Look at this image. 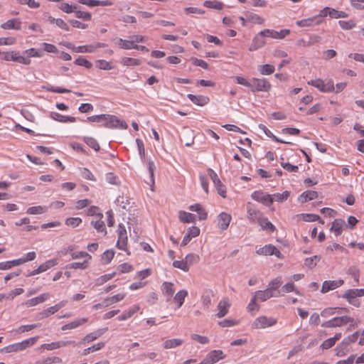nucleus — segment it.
<instances>
[{
	"instance_id": "f257e3e1",
	"label": "nucleus",
	"mask_w": 364,
	"mask_h": 364,
	"mask_svg": "<svg viewBox=\"0 0 364 364\" xmlns=\"http://www.w3.org/2000/svg\"><path fill=\"white\" fill-rule=\"evenodd\" d=\"M250 90L253 92H268L272 85L265 78H252L250 83Z\"/></svg>"
},
{
	"instance_id": "f03ea898",
	"label": "nucleus",
	"mask_w": 364,
	"mask_h": 364,
	"mask_svg": "<svg viewBox=\"0 0 364 364\" xmlns=\"http://www.w3.org/2000/svg\"><path fill=\"white\" fill-rule=\"evenodd\" d=\"M102 122L103 126L106 128H121L125 129L128 127L124 121L120 120L114 115L105 114Z\"/></svg>"
},
{
	"instance_id": "7ed1b4c3",
	"label": "nucleus",
	"mask_w": 364,
	"mask_h": 364,
	"mask_svg": "<svg viewBox=\"0 0 364 364\" xmlns=\"http://www.w3.org/2000/svg\"><path fill=\"white\" fill-rule=\"evenodd\" d=\"M277 323V319L273 317L261 316L257 317L252 323V329H260L271 327Z\"/></svg>"
},
{
	"instance_id": "20e7f679",
	"label": "nucleus",
	"mask_w": 364,
	"mask_h": 364,
	"mask_svg": "<svg viewBox=\"0 0 364 364\" xmlns=\"http://www.w3.org/2000/svg\"><path fill=\"white\" fill-rule=\"evenodd\" d=\"M354 319L348 316L335 317L328 321L323 322L321 326L323 328H334L342 326L349 322H353Z\"/></svg>"
},
{
	"instance_id": "39448f33",
	"label": "nucleus",
	"mask_w": 364,
	"mask_h": 364,
	"mask_svg": "<svg viewBox=\"0 0 364 364\" xmlns=\"http://www.w3.org/2000/svg\"><path fill=\"white\" fill-rule=\"evenodd\" d=\"M308 84L323 92H333L335 90L333 82L331 80L325 83L321 79H316L309 81Z\"/></svg>"
},
{
	"instance_id": "423d86ee",
	"label": "nucleus",
	"mask_w": 364,
	"mask_h": 364,
	"mask_svg": "<svg viewBox=\"0 0 364 364\" xmlns=\"http://www.w3.org/2000/svg\"><path fill=\"white\" fill-rule=\"evenodd\" d=\"M253 200L262 203L266 206H270L274 202V198L271 195L264 193L262 191H256L251 195Z\"/></svg>"
},
{
	"instance_id": "0eeeda50",
	"label": "nucleus",
	"mask_w": 364,
	"mask_h": 364,
	"mask_svg": "<svg viewBox=\"0 0 364 364\" xmlns=\"http://www.w3.org/2000/svg\"><path fill=\"white\" fill-rule=\"evenodd\" d=\"M256 253L259 255H275L278 258L282 257L280 251L273 245H267L256 250Z\"/></svg>"
},
{
	"instance_id": "6e6552de",
	"label": "nucleus",
	"mask_w": 364,
	"mask_h": 364,
	"mask_svg": "<svg viewBox=\"0 0 364 364\" xmlns=\"http://www.w3.org/2000/svg\"><path fill=\"white\" fill-rule=\"evenodd\" d=\"M208 171L210 178L216 187L218 194L220 195L223 198H225L226 192L225 190V186L223 185L217 173L211 168H208Z\"/></svg>"
},
{
	"instance_id": "1a4fd4ad",
	"label": "nucleus",
	"mask_w": 364,
	"mask_h": 364,
	"mask_svg": "<svg viewBox=\"0 0 364 364\" xmlns=\"http://www.w3.org/2000/svg\"><path fill=\"white\" fill-rule=\"evenodd\" d=\"M267 36L264 30L260 31L253 39L252 43L250 47V51L256 50L262 48L265 44L264 37Z\"/></svg>"
},
{
	"instance_id": "9d476101",
	"label": "nucleus",
	"mask_w": 364,
	"mask_h": 364,
	"mask_svg": "<svg viewBox=\"0 0 364 364\" xmlns=\"http://www.w3.org/2000/svg\"><path fill=\"white\" fill-rule=\"evenodd\" d=\"M217 307L218 312L215 314V316L217 318H223L225 316L228 314L229 309L230 307V303L229 302L228 299H221Z\"/></svg>"
},
{
	"instance_id": "9b49d317",
	"label": "nucleus",
	"mask_w": 364,
	"mask_h": 364,
	"mask_svg": "<svg viewBox=\"0 0 364 364\" xmlns=\"http://www.w3.org/2000/svg\"><path fill=\"white\" fill-rule=\"evenodd\" d=\"M58 264L57 259H52L46 261V262L41 264L36 269L33 270L31 273L28 274L26 276L30 277L32 275H35L43 272H46V270L49 269L50 268L55 266Z\"/></svg>"
},
{
	"instance_id": "f8f14e48",
	"label": "nucleus",
	"mask_w": 364,
	"mask_h": 364,
	"mask_svg": "<svg viewBox=\"0 0 364 364\" xmlns=\"http://www.w3.org/2000/svg\"><path fill=\"white\" fill-rule=\"evenodd\" d=\"M247 213L248 220L252 223L258 222L262 217V213L255 209L250 203L247 205Z\"/></svg>"
},
{
	"instance_id": "ddd939ff",
	"label": "nucleus",
	"mask_w": 364,
	"mask_h": 364,
	"mask_svg": "<svg viewBox=\"0 0 364 364\" xmlns=\"http://www.w3.org/2000/svg\"><path fill=\"white\" fill-rule=\"evenodd\" d=\"M344 283L343 279L333 280V281H325L323 283L321 287V292L326 293L330 290H333L341 286H342Z\"/></svg>"
},
{
	"instance_id": "4468645a",
	"label": "nucleus",
	"mask_w": 364,
	"mask_h": 364,
	"mask_svg": "<svg viewBox=\"0 0 364 364\" xmlns=\"http://www.w3.org/2000/svg\"><path fill=\"white\" fill-rule=\"evenodd\" d=\"M225 355L220 350H211L205 357L208 364H214L225 358Z\"/></svg>"
},
{
	"instance_id": "2eb2a0df",
	"label": "nucleus",
	"mask_w": 364,
	"mask_h": 364,
	"mask_svg": "<svg viewBox=\"0 0 364 364\" xmlns=\"http://www.w3.org/2000/svg\"><path fill=\"white\" fill-rule=\"evenodd\" d=\"M231 220L232 217L230 214L225 212L220 213L218 216V227L222 230H227L230 223L231 222Z\"/></svg>"
},
{
	"instance_id": "dca6fc26",
	"label": "nucleus",
	"mask_w": 364,
	"mask_h": 364,
	"mask_svg": "<svg viewBox=\"0 0 364 364\" xmlns=\"http://www.w3.org/2000/svg\"><path fill=\"white\" fill-rule=\"evenodd\" d=\"M267 36L271 37L274 39H283L290 33V30L282 29L280 31H277L271 29H264Z\"/></svg>"
},
{
	"instance_id": "f3484780",
	"label": "nucleus",
	"mask_w": 364,
	"mask_h": 364,
	"mask_svg": "<svg viewBox=\"0 0 364 364\" xmlns=\"http://www.w3.org/2000/svg\"><path fill=\"white\" fill-rule=\"evenodd\" d=\"M50 295L49 293H43L36 297L27 300L24 304L28 307L36 306L37 304H41L48 299Z\"/></svg>"
},
{
	"instance_id": "a211bd4d",
	"label": "nucleus",
	"mask_w": 364,
	"mask_h": 364,
	"mask_svg": "<svg viewBox=\"0 0 364 364\" xmlns=\"http://www.w3.org/2000/svg\"><path fill=\"white\" fill-rule=\"evenodd\" d=\"M187 97L195 105H198V106H204L205 105H207L209 101H210V99L207 96H204V95H193V94H188L187 95Z\"/></svg>"
},
{
	"instance_id": "6ab92c4d",
	"label": "nucleus",
	"mask_w": 364,
	"mask_h": 364,
	"mask_svg": "<svg viewBox=\"0 0 364 364\" xmlns=\"http://www.w3.org/2000/svg\"><path fill=\"white\" fill-rule=\"evenodd\" d=\"M3 29L20 30L21 28V21L18 18H12L1 25Z\"/></svg>"
},
{
	"instance_id": "aec40b11",
	"label": "nucleus",
	"mask_w": 364,
	"mask_h": 364,
	"mask_svg": "<svg viewBox=\"0 0 364 364\" xmlns=\"http://www.w3.org/2000/svg\"><path fill=\"white\" fill-rule=\"evenodd\" d=\"M162 291L167 297L166 301H169L175 292L173 284L172 282H164L162 284Z\"/></svg>"
},
{
	"instance_id": "412c9836",
	"label": "nucleus",
	"mask_w": 364,
	"mask_h": 364,
	"mask_svg": "<svg viewBox=\"0 0 364 364\" xmlns=\"http://www.w3.org/2000/svg\"><path fill=\"white\" fill-rule=\"evenodd\" d=\"M78 2L82 4H85V5H87L88 6H90V7L98 6H111V5H112V2L111 1H109V0H106V1L78 0Z\"/></svg>"
},
{
	"instance_id": "4be33fe9",
	"label": "nucleus",
	"mask_w": 364,
	"mask_h": 364,
	"mask_svg": "<svg viewBox=\"0 0 364 364\" xmlns=\"http://www.w3.org/2000/svg\"><path fill=\"white\" fill-rule=\"evenodd\" d=\"M64 46L67 48L70 49L75 53H92L93 52V49H90V46H80L76 47L71 43L66 42L65 43H64Z\"/></svg>"
},
{
	"instance_id": "5701e85b",
	"label": "nucleus",
	"mask_w": 364,
	"mask_h": 364,
	"mask_svg": "<svg viewBox=\"0 0 364 364\" xmlns=\"http://www.w3.org/2000/svg\"><path fill=\"white\" fill-rule=\"evenodd\" d=\"M189 210L191 211L196 212L198 214L199 220H205L207 219L208 213L200 204L196 203L194 205H191V206H189Z\"/></svg>"
},
{
	"instance_id": "b1692460",
	"label": "nucleus",
	"mask_w": 364,
	"mask_h": 364,
	"mask_svg": "<svg viewBox=\"0 0 364 364\" xmlns=\"http://www.w3.org/2000/svg\"><path fill=\"white\" fill-rule=\"evenodd\" d=\"M206 294L203 295L201 297L202 304L205 309H208L211 306V298L215 296L213 290L207 289L205 290Z\"/></svg>"
},
{
	"instance_id": "393cba45",
	"label": "nucleus",
	"mask_w": 364,
	"mask_h": 364,
	"mask_svg": "<svg viewBox=\"0 0 364 364\" xmlns=\"http://www.w3.org/2000/svg\"><path fill=\"white\" fill-rule=\"evenodd\" d=\"M107 331V328L98 329L92 333H90V334H87L86 336H85L82 341L87 342V343L96 340L97 338H100Z\"/></svg>"
},
{
	"instance_id": "a878e982",
	"label": "nucleus",
	"mask_w": 364,
	"mask_h": 364,
	"mask_svg": "<svg viewBox=\"0 0 364 364\" xmlns=\"http://www.w3.org/2000/svg\"><path fill=\"white\" fill-rule=\"evenodd\" d=\"M345 225V221L343 219H336L332 223L331 230L334 232L336 235H340L343 232V227Z\"/></svg>"
},
{
	"instance_id": "bb28decb",
	"label": "nucleus",
	"mask_w": 364,
	"mask_h": 364,
	"mask_svg": "<svg viewBox=\"0 0 364 364\" xmlns=\"http://www.w3.org/2000/svg\"><path fill=\"white\" fill-rule=\"evenodd\" d=\"M257 223L264 230H269L272 232L276 230L275 226L269 221L267 218L262 216Z\"/></svg>"
},
{
	"instance_id": "cd10ccee",
	"label": "nucleus",
	"mask_w": 364,
	"mask_h": 364,
	"mask_svg": "<svg viewBox=\"0 0 364 364\" xmlns=\"http://www.w3.org/2000/svg\"><path fill=\"white\" fill-rule=\"evenodd\" d=\"M255 295L256 296L258 301H265L267 299L274 296L273 293L267 288L264 291H255Z\"/></svg>"
},
{
	"instance_id": "c85d7f7f",
	"label": "nucleus",
	"mask_w": 364,
	"mask_h": 364,
	"mask_svg": "<svg viewBox=\"0 0 364 364\" xmlns=\"http://www.w3.org/2000/svg\"><path fill=\"white\" fill-rule=\"evenodd\" d=\"M245 16H246L247 21L252 22L254 23L262 24L264 22V19L262 17L250 11H246L245 13Z\"/></svg>"
},
{
	"instance_id": "c756f323",
	"label": "nucleus",
	"mask_w": 364,
	"mask_h": 364,
	"mask_svg": "<svg viewBox=\"0 0 364 364\" xmlns=\"http://www.w3.org/2000/svg\"><path fill=\"white\" fill-rule=\"evenodd\" d=\"M183 341L181 338L168 339L164 341L163 347L164 349L174 348L183 344Z\"/></svg>"
},
{
	"instance_id": "7c9ffc66",
	"label": "nucleus",
	"mask_w": 364,
	"mask_h": 364,
	"mask_svg": "<svg viewBox=\"0 0 364 364\" xmlns=\"http://www.w3.org/2000/svg\"><path fill=\"white\" fill-rule=\"evenodd\" d=\"M87 318H86L77 319V320H75L70 323H68L63 326L61 329L63 331L73 329V328H75L82 325L83 323L87 322Z\"/></svg>"
},
{
	"instance_id": "2f4dec72",
	"label": "nucleus",
	"mask_w": 364,
	"mask_h": 364,
	"mask_svg": "<svg viewBox=\"0 0 364 364\" xmlns=\"http://www.w3.org/2000/svg\"><path fill=\"white\" fill-rule=\"evenodd\" d=\"M98 217L100 218L99 220L96 221H92L91 225L98 231L101 232H104V235H105L107 234L105 225L104 221L102 220V218H103L102 214H98Z\"/></svg>"
},
{
	"instance_id": "473e14b6",
	"label": "nucleus",
	"mask_w": 364,
	"mask_h": 364,
	"mask_svg": "<svg viewBox=\"0 0 364 364\" xmlns=\"http://www.w3.org/2000/svg\"><path fill=\"white\" fill-rule=\"evenodd\" d=\"M188 296V291L185 289L178 291L173 297V300L177 303L178 308H180L184 303L185 298Z\"/></svg>"
},
{
	"instance_id": "72a5a7b5",
	"label": "nucleus",
	"mask_w": 364,
	"mask_h": 364,
	"mask_svg": "<svg viewBox=\"0 0 364 364\" xmlns=\"http://www.w3.org/2000/svg\"><path fill=\"white\" fill-rule=\"evenodd\" d=\"M179 219L181 222L186 223H194L196 221V216L195 215L190 213L180 211Z\"/></svg>"
},
{
	"instance_id": "f704fd0d",
	"label": "nucleus",
	"mask_w": 364,
	"mask_h": 364,
	"mask_svg": "<svg viewBox=\"0 0 364 364\" xmlns=\"http://www.w3.org/2000/svg\"><path fill=\"white\" fill-rule=\"evenodd\" d=\"M21 350H23V342L6 346L0 350V353H11Z\"/></svg>"
},
{
	"instance_id": "c9c22d12",
	"label": "nucleus",
	"mask_w": 364,
	"mask_h": 364,
	"mask_svg": "<svg viewBox=\"0 0 364 364\" xmlns=\"http://www.w3.org/2000/svg\"><path fill=\"white\" fill-rule=\"evenodd\" d=\"M321 257L319 255H314L311 257H308L304 260V265L309 269H313L317 264V262L321 260Z\"/></svg>"
},
{
	"instance_id": "e433bc0d",
	"label": "nucleus",
	"mask_w": 364,
	"mask_h": 364,
	"mask_svg": "<svg viewBox=\"0 0 364 364\" xmlns=\"http://www.w3.org/2000/svg\"><path fill=\"white\" fill-rule=\"evenodd\" d=\"M140 307L139 305H136L129 309L128 311L123 313L121 316L118 317L119 321H124L132 317L136 312L139 310Z\"/></svg>"
},
{
	"instance_id": "4c0bfd02",
	"label": "nucleus",
	"mask_w": 364,
	"mask_h": 364,
	"mask_svg": "<svg viewBox=\"0 0 364 364\" xmlns=\"http://www.w3.org/2000/svg\"><path fill=\"white\" fill-rule=\"evenodd\" d=\"M121 63L124 66H138L141 64V60L136 58L124 57L122 58Z\"/></svg>"
},
{
	"instance_id": "58836bf2",
	"label": "nucleus",
	"mask_w": 364,
	"mask_h": 364,
	"mask_svg": "<svg viewBox=\"0 0 364 364\" xmlns=\"http://www.w3.org/2000/svg\"><path fill=\"white\" fill-rule=\"evenodd\" d=\"M48 210V208L46 206H33L27 210V213L30 215H39L46 213Z\"/></svg>"
},
{
	"instance_id": "ea45409f",
	"label": "nucleus",
	"mask_w": 364,
	"mask_h": 364,
	"mask_svg": "<svg viewBox=\"0 0 364 364\" xmlns=\"http://www.w3.org/2000/svg\"><path fill=\"white\" fill-rule=\"evenodd\" d=\"M125 296L124 294H117L113 296L107 297L104 300L105 306H109L110 304L117 303L122 300Z\"/></svg>"
},
{
	"instance_id": "a19ab883",
	"label": "nucleus",
	"mask_w": 364,
	"mask_h": 364,
	"mask_svg": "<svg viewBox=\"0 0 364 364\" xmlns=\"http://www.w3.org/2000/svg\"><path fill=\"white\" fill-rule=\"evenodd\" d=\"M274 66L270 64L259 65L258 70L262 75H271L274 72Z\"/></svg>"
},
{
	"instance_id": "79ce46f5",
	"label": "nucleus",
	"mask_w": 364,
	"mask_h": 364,
	"mask_svg": "<svg viewBox=\"0 0 364 364\" xmlns=\"http://www.w3.org/2000/svg\"><path fill=\"white\" fill-rule=\"evenodd\" d=\"M282 277H277L269 283L267 289L272 292V291L277 290L282 285Z\"/></svg>"
},
{
	"instance_id": "37998d69",
	"label": "nucleus",
	"mask_w": 364,
	"mask_h": 364,
	"mask_svg": "<svg viewBox=\"0 0 364 364\" xmlns=\"http://www.w3.org/2000/svg\"><path fill=\"white\" fill-rule=\"evenodd\" d=\"M185 260L187 262V265L190 268V266L193 264H196L200 260V257L194 253H190L185 257Z\"/></svg>"
},
{
	"instance_id": "c03bdc74",
	"label": "nucleus",
	"mask_w": 364,
	"mask_h": 364,
	"mask_svg": "<svg viewBox=\"0 0 364 364\" xmlns=\"http://www.w3.org/2000/svg\"><path fill=\"white\" fill-rule=\"evenodd\" d=\"M118 44L121 48L127 49V50L134 48V47L136 46V44L134 43L133 40L127 41V40H123L122 38L119 39Z\"/></svg>"
},
{
	"instance_id": "a18cd8bd",
	"label": "nucleus",
	"mask_w": 364,
	"mask_h": 364,
	"mask_svg": "<svg viewBox=\"0 0 364 364\" xmlns=\"http://www.w3.org/2000/svg\"><path fill=\"white\" fill-rule=\"evenodd\" d=\"M328 16L332 18H346L348 14L342 11H338L334 9H331L329 10Z\"/></svg>"
},
{
	"instance_id": "49530a36",
	"label": "nucleus",
	"mask_w": 364,
	"mask_h": 364,
	"mask_svg": "<svg viewBox=\"0 0 364 364\" xmlns=\"http://www.w3.org/2000/svg\"><path fill=\"white\" fill-rule=\"evenodd\" d=\"M105 345V343L104 342H100L96 344H94L93 346L85 349L84 352H83V355H86L90 353L91 352L99 350L102 349V348H104Z\"/></svg>"
},
{
	"instance_id": "de8ad7c7",
	"label": "nucleus",
	"mask_w": 364,
	"mask_h": 364,
	"mask_svg": "<svg viewBox=\"0 0 364 364\" xmlns=\"http://www.w3.org/2000/svg\"><path fill=\"white\" fill-rule=\"evenodd\" d=\"M75 64L79 66H84L87 69H90L92 67V63L82 56H79L75 60Z\"/></svg>"
},
{
	"instance_id": "09e8293b",
	"label": "nucleus",
	"mask_w": 364,
	"mask_h": 364,
	"mask_svg": "<svg viewBox=\"0 0 364 364\" xmlns=\"http://www.w3.org/2000/svg\"><path fill=\"white\" fill-rule=\"evenodd\" d=\"M114 256V252L112 250H107L102 255V261L105 264L109 263Z\"/></svg>"
},
{
	"instance_id": "8fccbe9b",
	"label": "nucleus",
	"mask_w": 364,
	"mask_h": 364,
	"mask_svg": "<svg viewBox=\"0 0 364 364\" xmlns=\"http://www.w3.org/2000/svg\"><path fill=\"white\" fill-rule=\"evenodd\" d=\"M84 141L89 146H90L91 148H92L95 151H99L100 149V146L99 144L97 143V141H96V139H95L92 137H89V136L85 137L84 138Z\"/></svg>"
},
{
	"instance_id": "3c124183",
	"label": "nucleus",
	"mask_w": 364,
	"mask_h": 364,
	"mask_svg": "<svg viewBox=\"0 0 364 364\" xmlns=\"http://www.w3.org/2000/svg\"><path fill=\"white\" fill-rule=\"evenodd\" d=\"M127 245V235H118V240L117 242V247L122 250H126Z\"/></svg>"
},
{
	"instance_id": "603ef678",
	"label": "nucleus",
	"mask_w": 364,
	"mask_h": 364,
	"mask_svg": "<svg viewBox=\"0 0 364 364\" xmlns=\"http://www.w3.org/2000/svg\"><path fill=\"white\" fill-rule=\"evenodd\" d=\"M78 7L79 6L77 4L70 5L68 3H63L60 6V9L67 14H70L74 12Z\"/></svg>"
},
{
	"instance_id": "864d4df0",
	"label": "nucleus",
	"mask_w": 364,
	"mask_h": 364,
	"mask_svg": "<svg viewBox=\"0 0 364 364\" xmlns=\"http://www.w3.org/2000/svg\"><path fill=\"white\" fill-rule=\"evenodd\" d=\"M80 176L85 179L93 181H95L96 180L95 178L94 177L93 174L92 173V172L86 168H80Z\"/></svg>"
},
{
	"instance_id": "5fc2aeb1",
	"label": "nucleus",
	"mask_w": 364,
	"mask_h": 364,
	"mask_svg": "<svg viewBox=\"0 0 364 364\" xmlns=\"http://www.w3.org/2000/svg\"><path fill=\"white\" fill-rule=\"evenodd\" d=\"M173 266L175 268L180 269L184 272L189 271V267L187 265V262H186V260H175L173 262Z\"/></svg>"
},
{
	"instance_id": "6e6d98bb",
	"label": "nucleus",
	"mask_w": 364,
	"mask_h": 364,
	"mask_svg": "<svg viewBox=\"0 0 364 364\" xmlns=\"http://www.w3.org/2000/svg\"><path fill=\"white\" fill-rule=\"evenodd\" d=\"M82 223L80 218H68L65 220V225L72 228H76Z\"/></svg>"
},
{
	"instance_id": "4d7b16f0",
	"label": "nucleus",
	"mask_w": 364,
	"mask_h": 364,
	"mask_svg": "<svg viewBox=\"0 0 364 364\" xmlns=\"http://www.w3.org/2000/svg\"><path fill=\"white\" fill-rule=\"evenodd\" d=\"M257 301H258V299H257L256 296L254 294L247 307V310L250 312H252L253 311H258L259 310V306L256 304Z\"/></svg>"
},
{
	"instance_id": "13d9d810",
	"label": "nucleus",
	"mask_w": 364,
	"mask_h": 364,
	"mask_svg": "<svg viewBox=\"0 0 364 364\" xmlns=\"http://www.w3.org/2000/svg\"><path fill=\"white\" fill-rule=\"evenodd\" d=\"M88 267V259H85L82 262H73L68 265L70 269H85Z\"/></svg>"
},
{
	"instance_id": "bf43d9fd",
	"label": "nucleus",
	"mask_w": 364,
	"mask_h": 364,
	"mask_svg": "<svg viewBox=\"0 0 364 364\" xmlns=\"http://www.w3.org/2000/svg\"><path fill=\"white\" fill-rule=\"evenodd\" d=\"M97 67L104 70H109L113 68L110 63L105 60H97L96 61Z\"/></svg>"
},
{
	"instance_id": "052dcab7",
	"label": "nucleus",
	"mask_w": 364,
	"mask_h": 364,
	"mask_svg": "<svg viewBox=\"0 0 364 364\" xmlns=\"http://www.w3.org/2000/svg\"><path fill=\"white\" fill-rule=\"evenodd\" d=\"M348 272L350 275H351V277L354 279V281L356 283L359 282L360 272H359L358 268H357L356 267H354V266L350 267L348 269Z\"/></svg>"
},
{
	"instance_id": "680f3d73",
	"label": "nucleus",
	"mask_w": 364,
	"mask_h": 364,
	"mask_svg": "<svg viewBox=\"0 0 364 364\" xmlns=\"http://www.w3.org/2000/svg\"><path fill=\"white\" fill-rule=\"evenodd\" d=\"M315 21L314 17L307 18V19H303L300 21H297L296 22V25L300 27H309V26H313L314 24L313 22Z\"/></svg>"
},
{
	"instance_id": "e2e57ef3",
	"label": "nucleus",
	"mask_w": 364,
	"mask_h": 364,
	"mask_svg": "<svg viewBox=\"0 0 364 364\" xmlns=\"http://www.w3.org/2000/svg\"><path fill=\"white\" fill-rule=\"evenodd\" d=\"M75 13V16L78 18H82L84 21H90L92 18V15L89 12L77 11V9L74 11Z\"/></svg>"
},
{
	"instance_id": "0e129e2a",
	"label": "nucleus",
	"mask_w": 364,
	"mask_h": 364,
	"mask_svg": "<svg viewBox=\"0 0 364 364\" xmlns=\"http://www.w3.org/2000/svg\"><path fill=\"white\" fill-rule=\"evenodd\" d=\"M338 23H339L340 26L343 29H345V30L352 29L353 28H354L355 26V23L352 20L347 21L340 20L338 21Z\"/></svg>"
},
{
	"instance_id": "69168bd1",
	"label": "nucleus",
	"mask_w": 364,
	"mask_h": 364,
	"mask_svg": "<svg viewBox=\"0 0 364 364\" xmlns=\"http://www.w3.org/2000/svg\"><path fill=\"white\" fill-rule=\"evenodd\" d=\"M204 6L208 8L220 10L223 9V5L221 2H218V1H205L204 2Z\"/></svg>"
},
{
	"instance_id": "338daca9",
	"label": "nucleus",
	"mask_w": 364,
	"mask_h": 364,
	"mask_svg": "<svg viewBox=\"0 0 364 364\" xmlns=\"http://www.w3.org/2000/svg\"><path fill=\"white\" fill-rule=\"evenodd\" d=\"M237 323L238 322L237 321L230 318L225 319L218 322V325L223 328L231 327L237 325Z\"/></svg>"
},
{
	"instance_id": "774afa93",
	"label": "nucleus",
	"mask_w": 364,
	"mask_h": 364,
	"mask_svg": "<svg viewBox=\"0 0 364 364\" xmlns=\"http://www.w3.org/2000/svg\"><path fill=\"white\" fill-rule=\"evenodd\" d=\"M61 359L58 357L47 358L42 360H38L36 364H50L52 363H60Z\"/></svg>"
}]
</instances>
